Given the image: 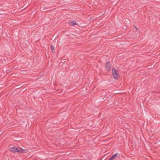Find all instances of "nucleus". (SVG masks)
I'll list each match as a JSON object with an SVG mask.
<instances>
[{
	"instance_id": "0eeeda50",
	"label": "nucleus",
	"mask_w": 160,
	"mask_h": 160,
	"mask_svg": "<svg viewBox=\"0 0 160 160\" xmlns=\"http://www.w3.org/2000/svg\"><path fill=\"white\" fill-rule=\"evenodd\" d=\"M133 27H134V28H136L137 29V28L136 27L135 25H134L133 26Z\"/></svg>"
},
{
	"instance_id": "f03ea898",
	"label": "nucleus",
	"mask_w": 160,
	"mask_h": 160,
	"mask_svg": "<svg viewBox=\"0 0 160 160\" xmlns=\"http://www.w3.org/2000/svg\"><path fill=\"white\" fill-rule=\"evenodd\" d=\"M112 74L114 78L117 79L119 77V75L117 72L115 68H113L112 70Z\"/></svg>"
},
{
	"instance_id": "423d86ee",
	"label": "nucleus",
	"mask_w": 160,
	"mask_h": 160,
	"mask_svg": "<svg viewBox=\"0 0 160 160\" xmlns=\"http://www.w3.org/2000/svg\"><path fill=\"white\" fill-rule=\"evenodd\" d=\"M50 48H51V50L52 52L53 53H54L55 52V50H54V46L53 45H51L50 46Z\"/></svg>"
},
{
	"instance_id": "f257e3e1",
	"label": "nucleus",
	"mask_w": 160,
	"mask_h": 160,
	"mask_svg": "<svg viewBox=\"0 0 160 160\" xmlns=\"http://www.w3.org/2000/svg\"><path fill=\"white\" fill-rule=\"evenodd\" d=\"M9 150L10 151L12 152H18L20 153H26L28 152L27 150L23 149L20 147H18L17 148L15 147H13L10 148Z\"/></svg>"
},
{
	"instance_id": "39448f33",
	"label": "nucleus",
	"mask_w": 160,
	"mask_h": 160,
	"mask_svg": "<svg viewBox=\"0 0 160 160\" xmlns=\"http://www.w3.org/2000/svg\"><path fill=\"white\" fill-rule=\"evenodd\" d=\"M68 24L71 26H73L76 25V23L74 22L73 20L69 21Z\"/></svg>"
},
{
	"instance_id": "7ed1b4c3",
	"label": "nucleus",
	"mask_w": 160,
	"mask_h": 160,
	"mask_svg": "<svg viewBox=\"0 0 160 160\" xmlns=\"http://www.w3.org/2000/svg\"><path fill=\"white\" fill-rule=\"evenodd\" d=\"M105 68L108 71L110 72L111 71V64L109 62H106Z\"/></svg>"
},
{
	"instance_id": "20e7f679",
	"label": "nucleus",
	"mask_w": 160,
	"mask_h": 160,
	"mask_svg": "<svg viewBox=\"0 0 160 160\" xmlns=\"http://www.w3.org/2000/svg\"><path fill=\"white\" fill-rule=\"evenodd\" d=\"M120 155L119 153H116L113 155L109 159V160H114L116 157H119Z\"/></svg>"
}]
</instances>
